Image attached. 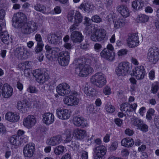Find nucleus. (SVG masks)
Instances as JSON below:
<instances>
[{
  "label": "nucleus",
  "instance_id": "1a4fd4ad",
  "mask_svg": "<svg viewBox=\"0 0 159 159\" xmlns=\"http://www.w3.org/2000/svg\"><path fill=\"white\" fill-rule=\"evenodd\" d=\"M33 75L36 78L37 81L40 83L43 84L49 79V75L47 73H43L39 69L33 71Z\"/></svg>",
  "mask_w": 159,
  "mask_h": 159
},
{
  "label": "nucleus",
  "instance_id": "a878e982",
  "mask_svg": "<svg viewBox=\"0 0 159 159\" xmlns=\"http://www.w3.org/2000/svg\"><path fill=\"white\" fill-rule=\"evenodd\" d=\"M73 134L76 138L79 139H84L87 135L86 132L85 130L77 128L74 129L73 132Z\"/></svg>",
  "mask_w": 159,
  "mask_h": 159
},
{
  "label": "nucleus",
  "instance_id": "37998d69",
  "mask_svg": "<svg viewBox=\"0 0 159 159\" xmlns=\"http://www.w3.org/2000/svg\"><path fill=\"white\" fill-rule=\"evenodd\" d=\"M57 60L59 64L61 66H66L68 65L70 60L58 57Z\"/></svg>",
  "mask_w": 159,
  "mask_h": 159
},
{
  "label": "nucleus",
  "instance_id": "680f3d73",
  "mask_svg": "<svg viewBox=\"0 0 159 159\" xmlns=\"http://www.w3.org/2000/svg\"><path fill=\"white\" fill-rule=\"evenodd\" d=\"M103 93L106 95L111 93V89L108 86H106L103 89Z\"/></svg>",
  "mask_w": 159,
  "mask_h": 159
},
{
  "label": "nucleus",
  "instance_id": "13d9d810",
  "mask_svg": "<svg viewBox=\"0 0 159 159\" xmlns=\"http://www.w3.org/2000/svg\"><path fill=\"white\" fill-rule=\"evenodd\" d=\"M70 146L74 150L77 149L79 145L78 142L76 141H72L70 145Z\"/></svg>",
  "mask_w": 159,
  "mask_h": 159
},
{
  "label": "nucleus",
  "instance_id": "338daca9",
  "mask_svg": "<svg viewBox=\"0 0 159 159\" xmlns=\"http://www.w3.org/2000/svg\"><path fill=\"white\" fill-rule=\"evenodd\" d=\"M115 122L118 126H120L122 124V120L119 118H116L115 120Z\"/></svg>",
  "mask_w": 159,
  "mask_h": 159
},
{
  "label": "nucleus",
  "instance_id": "4d7b16f0",
  "mask_svg": "<svg viewBox=\"0 0 159 159\" xmlns=\"http://www.w3.org/2000/svg\"><path fill=\"white\" fill-rule=\"evenodd\" d=\"M35 39L37 42V43H38L39 44H40V43H43L42 39L41 36L40 34H36L35 36Z\"/></svg>",
  "mask_w": 159,
  "mask_h": 159
},
{
  "label": "nucleus",
  "instance_id": "412c9836",
  "mask_svg": "<svg viewBox=\"0 0 159 159\" xmlns=\"http://www.w3.org/2000/svg\"><path fill=\"white\" fill-rule=\"evenodd\" d=\"M5 118L11 122H15L19 120L20 116L16 113L9 112L6 114Z\"/></svg>",
  "mask_w": 159,
  "mask_h": 159
},
{
  "label": "nucleus",
  "instance_id": "f03ea898",
  "mask_svg": "<svg viewBox=\"0 0 159 159\" xmlns=\"http://www.w3.org/2000/svg\"><path fill=\"white\" fill-rule=\"evenodd\" d=\"M19 28H21V31L22 34L29 35L37 30L38 25L35 22L30 21L28 23H25Z\"/></svg>",
  "mask_w": 159,
  "mask_h": 159
},
{
  "label": "nucleus",
  "instance_id": "a211bd4d",
  "mask_svg": "<svg viewBox=\"0 0 159 159\" xmlns=\"http://www.w3.org/2000/svg\"><path fill=\"white\" fill-rule=\"evenodd\" d=\"M2 87V93L3 96L5 98H8L12 94L13 89L7 84H5Z\"/></svg>",
  "mask_w": 159,
  "mask_h": 159
},
{
  "label": "nucleus",
  "instance_id": "5701e85b",
  "mask_svg": "<svg viewBox=\"0 0 159 159\" xmlns=\"http://www.w3.org/2000/svg\"><path fill=\"white\" fill-rule=\"evenodd\" d=\"M93 151L96 155L104 157L107 153V149L105 146L101 145L94 148Z\"/></svg>",
  "mask_w": 159,
  "mask_h": 159
},
{
  "label": "nucleus",
  "instance_id": "49530a36",
  "mask_svg": "<svg viewBox=\"0 0 159 159\" xmlns=\"http://www.w3.org/2000/svg\"><path fill=\"white\" fill-rule=\"evenodd\" d=\"M106 110L107 112L111 113L115 111V108L111 104L108 103L106 106Z\"/></svg>",
  "mask_w": 159,
  "mask_h": 159
},
{
  "label": "nucleus",
  "instance_id": "603ef678",
  "mask_svg": "<svg viewBox=\"0 0 159 159\" xmlns=\"http://www.w3.org/2000/svg\"><path fill=\"white\" fill-rule=\"evenodd\" d=\"M118 146V143L116 142H114L111 144L109 150L111 151H114L117 148Z\"/></svg>",
  "mask_w": 159,
  "mask_h": 159
},
{
  "label": "nucleus",
  "instance_id": "7ed1b4c3",
  "mask_svg": "<svg viewBox=\"0 0 159 159\" xmlns=\"http://www.w3.org/2000/svg\"><path fill=\"white\" fill-rule=\"evenodd\" d=\"M90 80L92 84L99 88H102L106 83L105 75L102 73H96L91 77Z\"/></svg>",
  "mask_w": 159,
  "mask_h": 159
},
{
  "label": "nucleus",
  "instance_id": "cd10ccee",
  "mask_svg": "<svg viewBox=\"0 0 159 159\" xmlns=\"http://www.w3.org/2000/svg\"><path fill=\"white\" fill-rule=\"evenodd\" d=\"M117 9L120 14L125 17L129 16V12L128 8L125 6L120 5L117 7Z\"/></svg>",
  "mask_w": 159,
  "mask_h": 159
},
{
  "label": "nucleus",
  "instance_id": "052dcab7",
  "mask_svg": "<svg viewBox=\"0 0 159 159\" xmlns=\"http://www.w3.org/2000/svg\"><path fill=\"white\" fill-rule=\"evenodd\" d=\"M125 134L128 136H131L133 134L134 132L133 130L129 128L126 129L125 131Z\"/></svg>",
  "mask_w": 159,
  "mask_h": 159
},
{
  "label": "nucleus",
  "instance_id": "9b49d317",
  "mask_svg": "<svg viewBox=\"0 0 159 159\" xmlns=\"http://www.w3.org/2000/svg\"><path fill=\"white\" fill-rule=\"evenodd\" d=\"M56 91L60 95L64 96L69 94L70 92V86L64 83L59 84L56 87Z\"/></svg>",
  "mask_w": 159,
  "mask_h": 159
},
{
  "label": "nucleus",
  "instance_id": "bb28decb",
  "mask_svg": "<svg viewBox=\"0 0 159 159\" xmlns=\"http://www.w3.org/2000/svg\"><path fill=\"white\" fill-rule=\"evenodd\" d=\"M113 22L114 27L116 29L123 27L126 23V19L123 18H119Z\"/></svg>",
  "mask_w": 159,
  "mask_h": 159
},
{
  "label": "nucleus",
  "instance_id": "6e6552de",
  "mask_svg": "<svg viewBox=\"0 0 159 159\" xmlns=\"http://www.w3.org/2000/svg\"><path fill=\"white\" fill-rule=\"evenodd\" d=\"M25 15L22 12H19L14 15L12 18L13 25L16 28L21 27L25 23Z\"/></svg>",
  "mask_w": 159,
  "mask_h": 159
},
{
  "label": "nucleus",
  "instance_id": "4468645a",
  "mask_svg": "<svg viewBox=\"0 0 159 159\" xmlns=\"http://www.w3.org/2000/svg\"><path fill=\"white\" fill-rule=\"evenodd\" d=\"M34 145L33 143L27 144L23 149V153L26 157H30L33 155L34 151Z\"/></svg>",
  "mask_w": 159,
  "mask_h": 159
},
{
  "label": "nucleus",
  "instance_id": "473e14b6",
  "mask_svg": "<svg viewBox=\"0 0 159 159\" xmlns=\"http://www.w3.org/2000/svg\"><path fill=\"white\" fill-rule=\"evenodd\" d=\"M45 48L46 50L48 51L54 57H56L58 55V53L60 50L59 48H52L48 45L46 46Z\"/></svg>",
  "mask_w": 159,
  "mask_h": 159
},
{
  "label": "nucleus",
  "instance_id": "f8f14e48",
  "mask_svg": "<svg viewBox=\"0 0 159 159\" xmlns=\"http://www.w3.org/2000/svg\"><path fill=\"white\" fill-rule=\"evenodd\" d=\"M139 38L138 34L134 33L129 35L127 39L128 46L130 48H135L139 44Z\"/></svg>",
  "mask_w": 159,
  "mask_h": 159
},
{
  "label": "nucleus",
  "instance_id": "9d476101",
  "mask_svg": "<svg viewBox=\"0 0 159 159\" xmlns=\"http://www.w3.org/2000/svg\"><path fill=\"white\" fill-rule=\"evenodd\" d=\"M30 54L27 48L23 47L17 48L15 52V55L21 60L26 59Z\"/></svg>",
  "mask_w": 159,
  "mask_h": 159
},
{
  "label": "nucleus",
  "instance_id": "c85d7f7f",
  "mask_svg": "<svg viewBox=\"0 0 159 159\" xmlns=\"http://www.w3.org/2000/svg\"><path fill=\"white\" fill-rule=\"evenodd\" d=\"M48 42L52 44H57L60 42V37L55 34H48L47 36Z\"/></svg>",
  "mask_w": 159,
  "mask_h": 159
},
{
  "label": "nucleus",
  "instance_id": "ea45409f",
  "mask_svg": "<svg viewBox=\"0 0 159 159\" xmlns=\"http://www.w3.org/2000/svg\"><path fill=\"white\" fill-rule=\"evenodd\" d=\"M34 8L35 10L43 13L45 12L46 10L45 7L43 5L39 4H36L34 6Z\"/></svg>",
  "mask_w": 159,
  "mask_h": 159
},
{
  "label": "nucleus",
  "instance_id": "7c9ffc66",
  "mask_svg": "<svg viewBox=\"0 0 159 159\" xmlns=\"http://www.w3.org/2000/svg\"><path fill=\"white\" fill-rule=\"evenodd\" d=\"M122 146L126 147H130L134 144L133 140L130 138H125L123 139L121 141Z\"/></svg>",
  "mask_w": 159,
  "mask_h": 159
},
{
  "label": "nucleus",
  "instance_id": "393cba45",
  "mask_svg": "<svg viewBox=\"0 0 159 159\" xmlns=\"http://www.w3.org/2000/svg\"><path fill=\"white\" fill-rule=\"evenodd\" d=\"M43 122L47 125L52 124L54 121V116L50 113H46L43 115Z\"/></svg>",
  "mask_w": 159,
  "mask_h": 159
},
{
  "label": "nucleus",
  "instance_id": "dca6fc26",
  "mask_svg": "<svg viewBox=\"0 0 159 159\" xmlns=\"http://www.w3.org/2000/svg\"><path fill=\"white\" fill-rule=\"evenodd\" d=\"M56 113L57 117L61 120H66L69 118L70 116L67 109L60 108L57 110Z\"/></svg>",
  "mask_w": 159,
  "mask_h": 159
},
{
  "label": "nucleus",
  "instance_id": "bf43d9fd",
  "mask_svg": "<svg viewBox=\"0 0 159 159\" xmlns=\"http://www.w3.org/2000/svg\"><path fill=\"white\" fill-rule=\"evenodd\" d=\"M129 151L127 149H123L121 151V154L122 157H126L129 154Z\"/></svg>",
  "mask_w": 159,
  "mask_h": 159
},
{
  "label": "nucleus",
  "instance_id": "09e8293b",
  "mask_svg": "<svg viewBox=\"0 0 159 159\" xmlns=\"http://www.w3.org/2000/svg\"><path fill=\"white\" fill-rule=\"evenodd\" d=\"M137 129H140L143 132H146L148 130V126L143 121L142 123L141 124V125Z\"/></svg>",
  "mask_w": 159,
  "mask_h": 159
},
{
  "label": "nucleus",
  "instance_id": "a19ab883",
  "mask_svg": "<svg viewBox=\"0 0 159 159\" xmlns=\"http://www.w3.org/2000/svg\"><path fill=\"white\" fill-rule=\"evenodd\" d=\"M120 110L121 111H125L126 113L131 112V109H129V104L127 102L123 103L121 104Z\"/></svg>",
  "mask_w": 159,
  "mask_h": 159
},
{
  "label": "nucleus",
  "instance_id": "8fccbe9b",
  "mask_svg": "<svg viewBox=\"0 0 159 159\" xmlns=\"http://www.w3.org/2000/svg\"><path fill=\"white\" fill-rule=\"evenodd\" d=\"M80 8L85 12H89V4L88 3H82L80 5Z\"/></svg>",
  "mask_w": 159,
  "mask_h": 159
},
{
  "label": "nucleus",
  "instance_id": "ddd939ff",
  "mask_svg": "<svg viewBox=\"0 0 159 159\" xmlns=\"http://www.w3.org/2000/svg\"><path fill=\"white\" fill-rule=\"evenodd\" d=\"M144 67L139 66L135 67L133 70V75L137 80H142L144 78L145 75Z\"/></svg>",
  "mask_w": 159,
  "mask_h": 159
},
{
  "label": "nucleus",
  "instance_id": "58836bf2",
  "mask_svg": "<svg viewBox=\"0 0 159 159\" xmlns=\"http://www.w3.org/2000/svg\"><path fill=\"white\" fill-rule=\"evenodd\" d=\"M74 22L79 24L82 21L83 17L79 12L76 11L74 15Z\"/></svg>",
  "mask_w": 159,
  "mask_h": 159
},
{
  "label": "nucleus",
  "instance_id": "20e7f679",
  "mask_svg": "<svg viewBox=\"0 0 159 159\" xmlns=\"http://www.w3.org/2000/svg\"><path fill=\"white\" fill-rule=\"evenodd\" d=\"M131 66L128 62H122L119 64L116 68V72L118 76H124L129 73L131 70Z\"/></svg>",
  "mask_w": 159,
  "mask_h": 159
},
{
  "label": "nucleus",
  "instance_id": "f257e3e1",
  "mask_svg": "<svg viewBox=\"0 0 159 159\" xmlns=\"http://www.w3.org/2000/svg\"><path fill=\"white\" fill-rule=\"evenodd\" d=\"M74 63L76 64L75 72L78 75L86 77L89 74V60L85 58L76 59Z\"/></svg>",
  "mask_w": 159,
  "mask_h": 159
},
{
  "label": "nucleus",
  "instance_id": "a18cd8bd",
  "mask_svg": "<svg viewBox=\"0 0 159 159\" xmlns=\"http://www.w3.org/2000/svg\"><path fill=\"white\" fill-rule=\"evenodd\" d=\"M155 113L154 110L152 108H150L147 111L146 116V118L149 120H151L152 118V116L154 115Z\"/></svg>",
  "mask_w": 159,
  "mask_h": 159
},
{
  "label": "nucleus",
  "instance_id": "423d86ee",
  "mask_svg": "<svg viewBox=\"0 0 159 159\" xmlns=\"http://www.w3.org/2000/svg\"><path fill=\"white\" fill-rule=\"evenodd\" d=\"M80 96L76 92H74L72 94L68 96L64 99V103L68 106L78 105L80 101Z\"/></svg>",
  "mask_w": 159,
  "mask_h": 159
},
{
  "label": "nucleus",
  "instance_id": "c03bdc74",
  "mask_svg": "<svg viewBox=\"0 0 159 159\" xmlns=\"http://www.w3.org/2000/svg\"><path fill=\"white\" fill-rule=\"evenodd\" d=\"M159 88V83L155 82L153 83L151 87V91L153 93H156L158 90Z\"/></svg>",
  "mask_w": 159,
  "mask_h": 159
},
{
  "label": "nucleus",
  "instance_id": "864d4df0",
  "mask_svg": "<svg viewBox=\"0 0 159 159\" xmlns=\"http://www.w3.org/2000/svg\"><path fill=\"white\" fill-rule=\"evenodd\" d=\"M74 16V12L73 11H70L67 16L68 19L69 21L71 22L73 21V19Z\"/></svg>",
  "mask_w": 159,
  "mask_h": 159
},
{
  "label": "nucleus",
  "instance_id": "79ce46f5",
  "mask_svg": "<svg viewBox=\"0 0 159 159\" xmlns=\"http://www.w3.org/2000/svg\"><path fill=\"white\" fill-rule=\"evenodd\" d=\"M58 57L63 58L70 60V53L68 51H64L60 52Z\"/></svg>",
  "mask_w": 159,
  "mask_h": 159
},
{
  "label": "nucleus",
  "instance_id": "c756f323",
  "mask_svg": "<svg viewBox=\"0 0 159 159\" xmlns=\"http://www.w3.org/2000/svg\"><path fill=\"white\" fill-rule=\"evenodd\" d=\"M144 6V2L142 0H136L132 3V7L137 10L141 9Z\"/></svg>",
  "mask_w": 159,
  "mask_h": 159
},
{
  "label": "nucleus",
  "instance_id": "5fc2aeb1",
  "mask_svg": "<svg viewBox=\"0 0 159 159\" xmlns=\"http://www.w3.org/2000/svg\"><path fill=\"white\" fill-rule=\"evenodd\" d=\"M102 46L100 43H96L94 44V50L97 52H99L102 48Z\"/></svg>",
  "mask_w": 159,
  "mask_h": 159
},
{
  "label": "nucleus",
  "instance_id": "4be33fe9",
  "mask_svg": "<svg viewBox=\"0 0 159 159\" xmlns=\"http://www.w3.org/2000/svg\"><path fill=\"white\" fill-rule=\"evenodd\" d=\"M71 40L74 43H80L83 40V37L82 34L80 32L75 31L71 34Z\"/></svg>",
  "mask_w": 159,
  "mask_h": 159
},
{
  "label": "nucleus",
  "instance_id": "69168bd1",
  "mask_svg": "<svg viewBox=\"0 0 159 159\" xmlns=\"http://www.w3.org/2000/svg\"><path fill=\"white\" fill-rule=\"evenodd\" d=\"M127 50L126 49L120 50L118 52V55L119 56H121L125 55L127 53Z\"/></svg>",
  "mask_w": 159,
  "mask_h": 159
},
{
  "label": "nucleus",
  "instance_id": "e433bc0d",
  "mask_svg": "<svg viewBox=\"0 0 159 159\" xmlns=\"http://www.w3.org/2000/svg\"><path fill=\"white\" fill-rule=\"evenodd\" d=\"M137 19L139 22L145 23L148 21L149 17L146 15L141 14L138 16Z\"/></svg>",
  "mask_w": 159,
  "mask_h": 159
},
{
  "label": "nucleus",
  "instance_id": "6ab92c4d",
  "mask_svg": "<svg viewBox=\"0 0 159 159\" xmlns=\"http://www.w3.org/2000/svg\"><path fill=\"white\" fill-rule=\"evenodd\" d=\"M62 141L61 136L60 135H58L48 139L47 143L49 145L54 146L60 144Z\"/></svg>",
  "mask_w": 159,
  "mask_h": 159
},
{
  "label": "nucleus",
  "instance_id": "b1692460",
  "mask_svg": "<svg viewBox=\"0 0 159 159\" xmlns=\"http://www.w3.org/2000/svg\"><path fill=\"white\" fill-rule=\"evenodd\" d=\"M17 107L20 111L22 113L27 112L29 109L28 103L25 101L18 102L17 104Z\"/></svg>",
  "mask_w": 159,
  "mask_h": 159
},
{
  "label": "nucleus",
  "instance_id": "0eeeda50",
  "mask_svg": "<svg viewBox=\"0 0 159 159\" xmlns=\"http://www.w3.org/2000/svg\"><path fill=\"white\" fill-rule=\"evenodd\" d=\"M106 34V31L104 29H95L92 33L91 39L94 41L101 42L104 39Z\"/></svg>",
  "mask_w": 159,
  "mask_h": 159
},
{
  "label": "nucleus",
  "instance_id": "774afa93",
  "mask_svg": "<svg viewBox=\"0 0 159 159\" xmlns=\"http://www.w3.org/2000/svg\"><path fill=\"white\" fill-rule=\"evenodd\" d=\"M154 123L157 127L159 129V116H156L154 119Z\"/></svg>",
  "mask_w": 159,
  "mask_h": 159
},
{
  "label": "nucleus",
  "instance_id": "e2e57ef3",
  "mask_svg": "<svg viewBox=\"0 0 159 159\" xmlns=\"http://www.w3.org/2000/svg\"><path fill=\"white\" fill-rule=\"evenodd\" d=\"M155 71L153 70H151L149 73L148 76L150 80H153L155 78Z\"/></svg>",
  "mask_w": 159,
  "mask_h": 159
},
{
  "label": "nucleus",
  "instance_id": "de8ad7c7",
  "mask_svg": "<svg viewBox=\"0 0 159 159\" xmlns=\"http://www.w3.org/2000/svg\"><path fill=\"white\" fill-rule=\"evenodd\" d=\"M27 91L31 93H37L38 92V89L33 86L30 85L27 89Z\"/></svg>",
  "mask_w": 159,
  "mask_h": 159
},
{
  "label": "nucleus",
  "instance_id": "39448f33",
  "mask_svg": "<svg viewBox=\"0 0 159 159\" xmlns=\"http://www.w3.org/2000/svg\"><path fill=\"white\" fill-rule=\"evenodd\" d=\"M147 57L150 62L156 63L159 60V49L155 47L150 48L148 51Z\"/></svg>",
  "mask_w": 159,
  "mask_h": 159
},
{
  "label": "nucleus",
  "instance_id": "c9c22d12",
  "mask_svg": "<svg viewBox=\"0 0 159 159\" xmlns=\"http://www.w3.org/2000/svg\"><path fill=\"white\" fill-rule=\"evenodd\" d=\"M66 149V148L62 145H59L56 147L54 149V153L56 155H62Z\"/></svg>",
  "mask_w": 159,
  "mask_h": 159
},
{
  "label": "nucleus",
  "instance_id": "f704fd0d",
  "mask_svg": "<svg viewBox=\"0 0 159 159\" xmlns=\"http://www.w3.org/2000/svg\"><path fill=\"white\" fill-rule=\"evenodd\" d=\"M143 121L141 119L135 117L131 118V123L134 126L136 127L137 129L141 125Z\"/></svg>",
  "mask_w": 159,
  "mask_h": 159
},
{
  "label": "nucleus",
  "instance_id": "2f4dec72",
  "mask_svg": "<svg viewBox=\"0 0 159 159\" xmlns=\"http://www.w3.org/2000/svg\"><path fill=\"white\" fill-rule=\"evenodd\" d=\"M10 141L13 145L19 146L21 145L20 137L16 135H13L10 138Z\"/></svg>",
  "mask_w": 159,
  "mask_h": 159
},
{
  "label": "nucleus",
  "instance_id": "2eb2a0df",
  "mask_svg": "<svg viewBox=\"0 0 159 159\" xmlns=\"http://www.w3.org/2000/svg\"><path fill=\"white\" fill-rule=\"evenodd\" d=\"M36 119L33 116L29 115L25 118L23 121L24 125L27 128H30L36 123Z\"/></svg>",
  "mask_w": 159,
  "mask_h": 159
},
{
  "label": "nucleus",
  "instance_id": "aec40b11",
  "mask_svg": "<svg viewBox=\"0 0 159 159\" xmlns=\"http://www.w3.org/2000/svg\"><path fill=\"white\" fill-rule=\"evenodd\" d=\"M73 122L75 125L77 127H84L88 125L84 119L81 117L75 116L73 119Z\"/></svg>",
  "mask_w": 159,
  "mask_h": 159
},
{
  "label": "nucleus",
  "instance_id": "4c0bfd02",
  "mask_svg": "<svg viewBox=\"0 0 159 159\" xmlns=\"http://www.w3.org/2000/svg\"><path fill=\"white\" fill-rule=\"evenodd\" d=\"M84 20V24L85 26L84 32L86 35H89V20L88 17H85Z\"/></svg>",
  "mask_w": 159,
  "mask_h": 159
},
{
  "label": "nucleus",
  "instance_id": "72a5a7b5",
  "mask_svg": "<svg viewBox=\"0 0 159 159\" xmlns=\"http://www.w3.org/2000/svg\"><path fill=\"white\" fill-rule=\"evenodd\" d=\"M2 41L5 44H8L11 41V38H9V35L7 32H4L1 35Z\"/></svg>",
  "mask_w": 159,
  "mask_h": 159
},
{
  "label": "nucleus",
  "instance_id": "3c124183",
  "mask_svg": "<svg viewBox=\"0 0 159 159\" xmlns=\"http://www.w3.org/2000/svg\"><path fill=\"white\" fill-rule=\"evenodd\" d=\"M91 20L92 21L96 23H100L102 21V18L98 15H94L92 16Z\"/></svg>",
  "mask_w": 159,
  "mask_h": 159
},
{
  "label": "nucleus",
  "instance_id": "6e6d98bb",
  "mask_svg": "<svg viewBox=\"0 0 159 159\" xmlns=\"http://www.w3.org/2000/svg\"><path fill=\"white\" fill-rule=\"evenodd\" d=\"M43 44H39L37 43V45L34 48L35 51L36 52H39L42 51L43 47Z\"/></svg>",
  "mask_w": 159,
  "mask_h": 159
},
{
  "label": "nucleus",
  "instance_id": "0e129e2a",
  "mask_svg": "<svg viewBox=\"0 0 159 159\" xmlns=\"http://www.w3.org/2000/svg\"><path fill=\"white\" fill-rule=\"evenodd\" d=\"M28 137L26 135H23L20 137L21 144L22 143H25L28 142Z\"/></svg>",
  "mask_w": 159,
  "mask_h": 159
},
{
  "label": "nucleus",
  "instance_id": "f3484780",
  "mask_svg": "<svg viewBox=\"0 0 159 159\" xmlns=\"http://www.w3.org/2000/svg\"><path fill=\"white\" fill-rule=\"evenodd\" d=\"M100 55L102 57L110 61H113L115 57L114 52H110L106 48H104L101 51L100 53Z\"/></svg>",
  "mask_w": 159,
  "mask_h": 159
}]
</instances>
